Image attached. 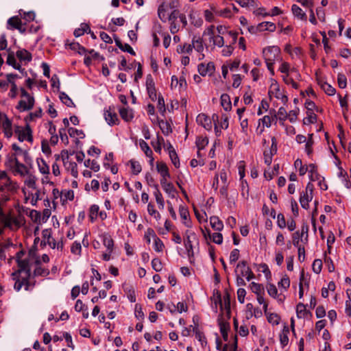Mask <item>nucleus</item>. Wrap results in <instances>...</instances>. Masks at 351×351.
Listing matches in <instances>:
<instances>
[{"mask_svg": "<svg viewBox=\"0 0 351 351\" xmlns=\"http://www.w3.org/2000/svg\"><path fill=\"white\" fill-rule=\"evenodd\" d=\"M313 134H311L308 135V138L305 145V151L308 156L311 155L313 153Z\"/></svg>", "mask_w": 351, "mask_h": 351, "instance_id": "a19ab883", "label": "nucleus"}, {"mask_svg": "<svg viewBox=\"0 0 351 351\" xmlns=\"http://www.w3.org/2000/svg\"><path fill=\"white\" fill-rule=\"evenodd\" d=\"M317 84L320 86L321 88L328 95H334L336 93V90L330 84L326 82H324L321 78L317 76Z\"/></svg>", "mask_w": 351, "mask_h": 351, "instance_id": "f8f14e48", "label": "nucleus"}, {"mask_svg": "<svg viewBox=\"0 0 351 351\" xmlns=\"http://www.w3.org/2000/svg\"><path fill=\"white\" fill-rule=\"evenodd\" d=\"M119 114L121 117L125 121H130L133 117V112L132 109H129L128 108H121L119 109Z\"/></svg>", "mask_w": 351, "mask_h": 351, "instance_id": "f3484780", "label": "nucleus"}, {"mask_svg": "<svg viewBox=\"0 0 351 351\" xmlns=\"http://www.w3.org/2000/svg\"><path fill=\"white\" fill-rule=\"evenodd\" d=\"M152 237L154 239L157 237L154 230L152 228H148L145 232V239L146 242L149 244L151 242L150 237Z\"/></svg>", "mask_w": 351, "mask_h": 351, "instance_id": "864d4df0", "label": "nucleus"}, {"mask_svg": "<svg viewBox=\"0 0 351 351\" xmlns=\"http://www.w3.org/2000/svg\"><path fill=\"white\" fill-rule=\"evenodd\" d=\"M16 56L21 62H29L32 59V54L26 49H19L16 52Z\"/></svg>", "mask_w": 351, "mask_h": 351, "instance_id": "4468645a", "label": "nucleus"}, {"mask_svg": "<svg viewBox=\"0 0 351 351\" xmlns=\"http://www.w3.org/2000/svg\"><path fill=\"white\" fill-rule=\"evenodd\" d=\"M104 117L106 122L110 125H117L119 123L117 113L114 110H112L110 108L105 111Z\"/></svg>", "mask_w": 351, "mask_h": 351, "instance_id": "423d86ee", "label": "nucleus"}, {"mask_svg": "<svg viewBox=\"0 0 351 351\" xmlns=\"http://www.w3.org/2000/svg\"><path fill=\"white\" fill-rule=\"evenodd\" d=\"M221 105L226 111L231 109V101L230 96L228 94H222L221 96Z\"/></svg>", "mask_w": 351, "mask_h": 351, "instance_id": "a878e982", "label": "nucleus"}, {"mask_svg": "<svg viewBox=\"0 0 351 351\" xmlns=\"http://www.w3.org/2000/svg\"><path fill=\"white\" fill-rule=\"evenodd\" d=\"M160 184L164 191L172 198H174L177 191L171 182L167 180H160Z\"/></svg>", "mask_w": 351, "mask_h": 351, "instance_id": "9b49d317", "label": "nucleus"}, {"mask_svg": "<svg viewBox=\"0 0 351 351\" xmlns=\"http://www.w3.org/2000/svg\"><path fill=\"white\" fill-rule=\"evenodd\" d=\"M156 169L158 172L160 174L162 178L160 180H167V178H170V173L169 172V168L165 162H158L156 163Z\"/></svg>", "mask_w": 351, "mask_h": 351, "instance_id": "6e6552de", "label": "nucleus"}, {"mask_svg": "<svg viewBox=\"0 0 351 351\" xmlns=\"http://www.w3.org/2000/svg\"><path fill=\"white\" fill-rule=\"evenodd\" d=\"M210 223L211 227L217 231H220L223 228V222L217 216H212L210 217Z\"/></svg>", "mask_w": 351, "mask_h": 351, "instance_id": "412c9836", "label": "nucleus"}, {"mask_svg": "<svg viewBox=\"0 0 351 351\" xmlns=\"http://www.w3.org/2000/svg\"><path fill=\"white\" fill-rule=\"evenodd\" d=\"M34 98H29V99H27V101L21 99L19 101L16 109L20 111L32 110L34 107Z\"/></svg>", "mask_w": 351, "mask_h": 351, "instance_id": "9d476101", "label": "nucleus"}, {"mask_svg": "<svg viewBox=\"0 0 351 351\" xmlns=\"http://www.w3.org/2000/svg\"><path fill=\"white\" fill-rule=\"evenodd\" d=\"M267 321L274 325H278L280 322V317L276 313H270L267 316Z\"/></svg>", "mask_w": 351, "mask_h": 351, "instance_id": "4d7b16f0", "label": "nucleus"}, {"mask_svg": "<svg viewBox=\"0 0 351 351\" xmlns=\"http://www.w3.org/2000/svg\"><path fill=\"white\" fill-rule=\"evenodd\" d=\"M37 162L39 171L42 174L49 173V167L43 159H41L40 162L37 161Z\"/></svg>", "mask_w": 351, "mask_h": 351, "instance_id": "c9c22d12", "label": "nucleus"}, {"mask_svg": "<svg viewBox=\"0 0 351 351\" xmlns=\"http://www.w3.org/2000/svg\"><path fill=\"white\" fill-rule=\"evenodd\" d=\"M189 19L191 23L196 27H199L203 24V20L201 17L195 16V13L193 10H191L189 14Z\"/></svg>", "mask_w": 351, "mask_h": 351, "instance_id": "b1692460", "label": "nucleus"}, {"mask_svg": "<svg viewBox=\"0 0 351 351\" xmlns=\"http://www.w3.org/2000/svg\"><path fill=\"white\" fill-rule=\"evenodd\" d=\"M42 116V109L39 108L38 110L34 112H30L29 115L25 119V120L27 121H32L35 119V118H40Z\"/></svg>", "mask_w": 351, "mask_h": 351, "instance_id": "49530a36", "label": "nucleus"}, {"mask_svg": "<svg viewBox=\"0 0 351 351\" xmlns=\"http://www.w3.org/2000/svg\"><path fill=\"white\" fill-rule=\"evenodd\" d=\"M68 169L70 170L71 174L75 178H77L78 176V171H77V165L75 162H69Z\"/></svg>", "mask_w": 351, "mask_h": 351, "instance_id": "09e8293b", "label": "nucleus"}, {"mask_svg": "<svg viewBox=\"0 0 351 351\" xmlns=\"http://www.w3.org/2000/svg\"><path fill=\"white\" fill-rule=\"evenodd\" d=\"M15 171L21 176H24L28 173L27 167L19 162L16 158H14Z\"/></svg>", "mask_w": 351, "mask_h": 351, "instance_id": "bb28decb", "label": "nucleus"}, {"mask_svg": "<svg viewBox=\"0 0 351 351\" xmlns=\"http://www.w3.org/2000/svg\"><path fill=\"white\" fill-rule=\"evenodd\" d=\"M102 242L105 247H106L107 250L112 253L114 247V241L112 239L111 236L108 234H104L101 235Z\"/></svg>", "mask_w": 351, "mask_h": 351, "instance_id": "2eb2a0df", "label": "nucleus"}, {"mask_svg": "<svg viewBox=\"0 0 351 351\" xmlns=\"http://www.w3.org/2000/svg\"><path fill=\"white\" fill-rule=\"evenodd\" d=\"M169 158L176 168L180 167V160L175 149L170 150Z\"/></svg>", "mask_w": 351, "mask_h": 351, "instance_id": "58836bf2", "label": "nucleus"}, {"mask_svg": "<svg viewBox=\"0 0 351 351\" xmlns=\"http://www.w3.org/2000/svg\"><path fill=\"white\" fill-rule=\"evenodd\" d=\"M267 292H268V294L271 296V297H273L274 298H276L277 297V295H278V290H277V288L276 287L273 285V284H269L268 286H267Z\"/></svg>", "mask_w": 351, "mask_h": 351, "instance_id": "e2e57ef3", "label": "nucleus"}, {"mask_svg": "<svg viewBox=\"0 0 351 351\" xmlns=\"http://www.w3.org/2000/svg\"><path fill=\"white\" fill-rule=\"evenodd\" d=\"M263 155H264V161H265V163L269 166L271 164V162H272V157H273V154H271V152H269L267 151V149H265L264 151V153H263Z\"/></svg>", "mask_w": 351, "mask_h": 351, "instance_id": "774afa93", "label": "nucleus"}, {"mask_svg": "<svg viewBox=\"0 0 351 351\" xmlns=\"http://www.w3.org/2000/svg\"><path fill=\"white\" fill-rule=\"evenodd\" d=\"M152 268L156 271H160L162 270V263H161L160 260L158 258H155L152 260Z\"/></svg>", "mask_w": 351, "mask_h": 351, "instance_id": "13d9d810", "label": "nucleus"}, {"mask_svg": "<svg viewBox=\"0 0 351 351\" xmlns=\"http://www.w3.org/2000/svg\"><path fill=\"white\" fill-rule=\"evenodd\" d=\"M23 10L19 11V14L21 16L22 19H24L27 22H30L34 20L35 19V13L34 12H23V14L22 15Z\"/></svg>", "mask_w": 351, "mask_h": 351, "instance_id": "37998d69", "label": "nucleus"}, {"mask_svg": "<svg viewBox=\"0 0 351 351\" xmlns=\"http://www.w3.org/2000/svg\"><path fill=\"white\" fill-rule=\"evenodd\" d=\"M197 123L204 127L206 130H211L212 125H211V119L209 117L206 115L204 113H201L198 114V116L196 118Z\"/></svg>", "mask_w": 351, "mask_h": 351, "instance_id": "0eeeda50", "label": "nucleus"}, {"mask_svg": "<svg viewBox=\"0 0 351 351\" xmlns=\"http://www.w3.org/2000/svg\"><path fill=\"white\" fill-rule=\"evenodd\" d=\"M145 180L147 183V184L150 186L154 187V189H156L158 187V184L156 183L154 178L152 176V174L149 172H147L145 174Z\"/></svg>", "mask_w": 351, "mask_h": 351, "instance_id": "603ef678", "label": "nucleus"}, {"mask_svg": "<svg viewBox=\"0 0 351 351\" xmlns=\"http://www.w3.org/2000/svg\"><path fill=\"white\" fill-rule=\"evenodd\" d=\"M179 213L182 219L184 220V221L183 222L184 225L186 227H191V223L190 221L189 220V221H186V220L189 217V212L188 208L184 206H180L179 208Z\"/></svg>", "mask_w": 351, "mask_h": 351, "instance_id": "6ab92c4d", "label": "nucleus"}, {"mask_svg": "<svg viewBox=\"0 0 351 351\" xmlns=\"http://www.w3.org/2000/svg\"><path fill=\"white\" fill-rule=\"evenodd\" d=\"M84 166L86 167H90L92 170L97 172L99 170V165L97 161L93 160L88 159L84 161Z\"/></svg>", "mask_w": 351, "mask_h": 351, "instance_id": "4c0bfd02", "label": "nucleus"}, {"mask_svg": "<svg viewBox=\"0 0 351 351\" xmlns=\"http://www.w3.org/2000/svg\"><path fill=\"white\" fill-rule=\"evenodd\" d=\"M296 313L298 318H301L308 313L306 310V306L303 303H299L296 306Z\"/></svg>", "mask_w": 351, "mask_h": 351, "instance_id": "79ce46f5", "label": "nucleus"}, {"mask_svg": "<svg viewBox=\"0 0 351 351\" xmlns=\"http://www.w3.org/2000/svg\"><path fill=\"white\" fill-rule=\"evenodd\" d=\"M2 128L5 136L7 138H10L12 135V122L6 116L5 120L2 123Z\"/></svg>", "mask_w": 351, "mask_h": 351, "instance_id": "a211bd4d", "label": "nucleus"}, {"mask_svg": "<svg viewBox=\"0 0 351 351\" xmlns=\"http://www.w3.org/2000/svg\"><path fill=\"white\" fill-rule=\"evenodd\" d=\"M165 245L162 241L157 237L154 239V250L156 252H162L163 250Z\"/></svg>", "mask_w": 351, "mask_h": 351, "instance_id": "bf43d9fd", "label": "nucleus"}, {"mask_svg": "<svg viewBox=\"0 0 351 351\" xmlns=\"http://www.w3.org/2000/svg\"><path fill=\"white\" fill-rule=\"evenodd\" d=\"M36 264L38 265L36 269H34V275L35 276H47L49 274V271L48 269H46V268H44V267H42L41 266H40V261L39 260H36Z\"/></svg>", "mask_w": 351, "mask_h": 351, "instance_id": "4be33fe9", "label": "nucleus"}, {"mask_svg": "<svg viewBox=\"0 0 351 351\" xmlns=\"http://www.w3.org/2000/svg\"><path fill=\"white\" fill-rule=\"evenodd\" d=\"M196 239V234L195 232L187 230L185 232V238L184 240V247L187 252V254L189 258L194 256L193 247L192 240Z\"/></svg>", "mask_w": 351, "mask_h": 351, "instance_id": "f03ea898", "label": "nucleus"}, {"mask_svg": "<svg viewBox=\"0 0 351 351\" xmlns=\"http://www.w3.org/2000/svg\"><path fill=\"white\" fill-rule=\"evenodd\" d=\"M322 268V261L320 259H315L312 265L313 271L318 274L321 272Z\"/></svg>", "mask_w": 351, "mask_h": 351, "instance_id": "de8ad7c7", "label": "nucleus"}, {"mask_svg": "<svg viewBox=\"0 0 351 351\" xmlns=\"http://www.w3.org/2000/svg\"><path fill=\"white\" fill-rule=\"evenodd\" d=\"M8 28L17 29L22 34L26 32L25 24L22 23L21 19L18 16L10 18L8 20Z\"/></svg>", "mask_w": 351, "mask_h": 351, "instance_id": "39448f33", "label": "nucleus"}, {"mask_svg": "<svg viewBox=\"0 0 351 351\" xmlns=\"http://www.w3.org/2000/svg\"><path fill=\"white\" fill-rule=\"evenodd\" d=\"M197 69L199 73L202 76H205L208 73L211 75L215 71V65L211 62H208L206 65L204 63H201L198 65Z\"/></svg>", "mask_w": 351, "mask_h": 351, "instance_id": "1a4fd4ad", "label": "nucleus"}, {"mask_svg": "<svg viewBox=\"0 0 351 351\" xmlns=\"http://www.w3.org/2000/svg\"><path fill=\"white\" fill-rule=\"evenodd\" d=\"M16 263L19 269L12 274V276H17V275H21L22 273L31 276V267L28 258L18 261Z\"/></svg>", "mask_w": 351, "mask_h": 351, "instance_id": "f257e3e1", "label": "nucleus"}, {"mask_svg": "<svg viewBox=\"0 0 351 351\" xmlns=\"http://www.w3.org/2000/svg\"><path fill=\"white\" fill-rule=\"evenodd\" d=\"M68 132L71 137L80 136V138H84L85 136L82 130H80L73 128H69Z\"/></svg>", "mask_w": 351, "mask_h": 351, "instance_id": "8fccbe9b", "label": "nucleus"}, {"mask_svg": "<svg viewBox=\"0 0 351 351\" xmlns=\"http://www.w3.org/2000/svg\"><path fill=\"white\" fill-rule=\"evenodd\" d=\"M276 115L280 121H285L288 117V114L287 112L286 109L284 107H280L278 109Z\"/></svg>", "mask_w": 351, "mask_h": 351, "instance_id": "3c124183", "label": "nucleus"}, {"mask_svg": "<svg viewBox=\"0 0 351 351\" xmlns=\"http://www.w3.org/2000/svg\"><path fill=\"white\" fill-rule=\"evenodd\" d=\"M99 211V208L97 205L93 204L90 206L89 210V219L92 223H93L96 220Z\"/></svg>", "mask_w": 351, "mask_h": 351, "instance_id": "473e14b6", "label": "nucleus"}, {"mask_svg": "<svg viewBox=\"0 0 351 351\" xmlns=\"http://www.w3.org/2000/svg\"><path fill=\"white\" fill-rule=\"evenodd\" d=\"M317 121V115L313 112H307V117L304 119V124L314 123Z\"/></svg>", "mask_w": 351, "mask_h": 351, "instance_id": "ea45409f", "label": "nucleus"}, {"mask_svg": "<svg viewBox=\"0 0 351 351\" xmlns=\"http://www.w3.org/2000/svg\"><path fill=\"white\" fill-rule=\"evenodd\" d=\"M224 304H225V309L226 313V317L227 320H228L230 318V297L228 295H226L224 297Z\"/></svg>", "mask_w": 351, "mask_h": 351, "instance_id": "5fc2aeb1", "label": "nucleus"}, {"mask_svg": "<svg viewBox=\"0 0 351 351\" xmlns=\"http://www.w3.org/2000/svg\"><path fill=\"white\" fill-rule=\"evenodd\" d=\"M191 45L197 52H202L204 50L203 40L199 36H194Z\"/></svg>", "mask_w": 351, "mask_h": 351, "instance_id": "dca6fc26", "label": "nucleus"}, {"mask_svg": "<svg viewBox=\"0 0 351 351\" xmlns=\"http://www.w3.org/2000/svg\"><path fill=\"white\" fill-rule=\"evenodd\" d=\"M139 146L142 151L144 152L146 156L151 158L150 162L152 164L154 161V158L152 157L153 152L150 147H149L148 144L143 140H140L139 141Z\"/></svg>", "mask_w": 351, "mask_h": 351, "instance_id": "aec40b11", "label": "nucleus"}, {"mask_svg": "<svg viewBox=\"0 0 351 351\" xmlns=\"http://www.w3.org/2000/svg\"><path fill=\"white\" fill-rule=\"evenodd\" d=\"M59 98L61 100V101L64 104L68 107H73L75 106L74 103L73 102L72 99L64 93V92H60Z\"/></svg>", "mask_w": 351, "mask_h": 351, "instance_id": "2f4dec72", "label": "nucleus"}, {"mask_svg": "<svg viewBox=\"0 0 351 351\" xmlns=\"http://www.w3.org/2000/svg\"><path fill=\"white\" fill-rule=\"evenodd\" d=\"M263 123V128L261 130V132L264 130L265 126L267 128H269L271 124V117L269 115H265L263 118L260 119L258 123Z\"/></svg>", "mask_w": 351, "mask_h": 351, "instance_id": "c03bdc74", "label": "nucleus"}, {"mask_svg": "<svg viewBox=\"0 0 351 351\" xmlns=\"http://www.w3.org/2000/svg\"><path fill=\"white\" fill-rule=\"evenodd\" d=\"M135 316L138 319H144V313L143 312L142 307L138 304L135 305Z\"/></svg>", "mask_w": 351, "mask_h": 351, "instance_id": "0e129e2a", "label": "nucleus"}, {"mask_svg": "<svg viewBox=\"0 0 351 351\" xmlns=\"http://www.w3.org/2000/svg\"><path fill=\"white\" fill-rule=\"evenodd\" d=\"M293 15L301 20H306L305 12L297 5L294 4L291 8Z\"/></svg>", "mask_w": 351, "mask_h": 351, "instance_id": "393cba45", "label": "nucleus"}, {"mask_svg": "<svg viewBox=\"0 0 351 351\" xmlns=\"http://www.w3.org/2000/svg\"><path fill=\"white\" fill-rule=\"evenodd\" d=\"M250 288L253 293L257 295L261 294L264 291L263 285L252 282L250 284Z\"/></svg>", "mask_w": 351, "mask_h": 351, "instance_id": "72a5a7b5", "label": "nucleus"}, {"mask_svg": "<svg viewBox=\"0 0 351 351\" xmlns=\"http://www.w3.org/2000/svg\"><path fill=\"white\" fill-rule=\"evenodd\" d=\"M90 32V27L86 23H82L81 27L80 28H77L75 29L73 34L75 37H79L80 36H82L84 33Z\"/></svg>", "mask_w": 351, "mask_h": 351, "instance_id": "c756f323", "label": "nucleus"}, {"mask_svg": "<svg viewBox=\"0 0 351 351\" xmlns=\"http://www.w3.org/2000/svg\"><path fill=\"white\" fill-rule=\"evenodd\" d=\"M130 162L131 164L132 173L134 175H138L142 170L141 164L138 161L134 160H130Z\"/></svg>", "mask_w": 351, "mask_h": 351, "instance_id": "e433bc0d", "label": "nucleus"}, {"mask_svg": "<svg viewBox=\"0 0 351 351\" xmlns=\"http://www.w3.org/2000/svg\"><path fill=\"white\" fill-rule=\"evenodd\" d=\"M160 128L165 135H168L171 132V128L167 122L162 121L160 123Z\"/></svg>", "mask_w": 351, "mask_h": 351, "instance_id": "680f3d73", "label": "nucleus"}, {"mask_svg": "<svg viewBox=\"0 0 351 351\" xmlns=\"http://www.w3.org/2000/svg\"><path fill=\"white\" fill-rule=\"evenodd\" d=\"M313 199V195L308 193H304L300 195V202L301 206L304 209L308 208V203Z\"/></svg>", "mask_w": 351, "mask_h": 351, "instance_id": "5701e85b", "label": "nucleus"}, {"mask_svg": "<svg viewBox=\"0 0 351 351\" xmlns=\"http://www.w3.org/2000/svg\"><path fill=\"white\" fill-rule=\"evenodd\" d=\"M213 45H217L219 47H221L224 45L223 38L219 35L214 36L212 37Z\"/></svg>", "mask_w": 351, "mask_h": 351, "instance_id": "052dcab7", "label": "nucleus"}, {"mask_svg": "<svg viewBox=\"0 0 351 351\" xmlns=\"http://www.w3.org/2000/svg\"><path fill=\"white\" fill-rule=\"evenodd\" d=\"M8 51V58L6 60V63L8 65L12 66L15 69L19 70V71L22 72L24 69H21V66L16 62L15 59V55L14 51H11L10 49L7 50Z\"/></svg>", "mask_w": 351, "mask_h": 351, "instance_id": "ddd939ff", "label": "nucleus"}, {"mask_svg": "<svg viewBox=\"0 0 351 351\" xmlns=\"http://www.w3.org/2000/svg\"><path fill=\"white\" fill-rule=\"evenodd\" d=\"M193 331L195 332V337L201 342L202 346L204 343H206L205 336L204 335L203 332L199 330L197 327H195L193 328Z\"/></svg>", "mask_w": 351, "mask_h": 351, "instance_id": "6e6d98bb", "label": "nucleus"}, {"mask_svg": "<svg viewBox=\"0 0 351 351\" xmlns=\"http://www.w3.org/2000/svg\"><path fill=\"white\" fill-rule=\"evenodd\" d=\"M12 278L14 281H15L14 289L16 291H19L25 283L24 276L21 277V275H17V276H12Z\"/></svg>", "mask_w": 351, "mask_h": 351, "instance_id": "c85d7f7f", "label": "nucleus"}, {"mask_svg": "<svg viewBox=\"0 0 351 351\" xmlns=\"http://www.w3.org/2000/svg\"><path fill=\"white\" fill-rule=\"evenodd\" d=\"M218 324L220 328V332L222 331H229L230 330V324L228 320H226L223 315H220L218 318Z\"/></svg>", "mask_w": 351, "mask_h": 351, "instance_id": "7c9ffc66", "label": "nucleus"}, {"mask_svg": "<svg viewBox=\"0 0 351 351\" xmlns=\"http://www.w3.org/2000/svg\"><path fill=\"white\" fill-rule=\"evenodd\" d=\"M213 241L217 244H221L223 242V236L219 232H216L210 236Z\"/></svg>", "mask_w": 351, "mask_h": 351, "instance_id": "338daca9", "label": "nucleus"}, {"mask_svg": "<svg viewBox=\"0 0 351 351\" xmlns=\"http://www.w3.org/2000/svg\"><path fill=\"white\" fill-rule=\"evenodd\" d=\"M258 27L260 32L265 30L274 32L276 29V25L271 22H262L258 24Z\"/></svg>", "mask_w": 351, "mask_h": 351, "instance_id": "cd10ccee", "label": "nucleus"}, {"mask_svg": "<svg viewBox=\"0 0 351 351\" xmlns=\"http://www.w3.org/2000/svg\"><path fill=\"white\" fill-rule=\"evenodd\" d=\"M196 146L199 150L203 149L208 143V139L207 137L199 136L196 139Z\"/></svg>", "mask_w": 351, "mask_h": 351, "instance_id": "f704fd0d", "label": "nucleus"}, {"mask_svg": "<svg viewBox=\"0 0 351 351\" xmlns=\"http://www.w3.org/2000/svg\"><path fill=\"white\" fill-rule=\"evenodd\" d=\"M280 52L278 47H268L263 50V55L265 62H274Z\"/></svg>", "mask_w": 351, "mask_h": 351, "instance_id": "7ed1b4c3", "label": "nucleus"}, {"mask_svg": "<svg viewBox=\"0 0 351 351\" xmlns=\"http://www.w3.org/2000/svg\"><path fill=\"white\" fill-rule=\"evenodd\" d=\"M15 133L18 135V139L19 141H23L25 140L32 142L33 136L31 128L29 124H27L25 128L23 129H21L19 127L16 128L15 130Z\"/></svg>", "mask_w": 351, "mask_h": 351, "instance_id": "20e7f679", "label": "nucleus"}, {"mask_svg": "<svg viewBox=\"0 0 351 351\" xmlns=\"http://www.w3.org/2000/svg\"><path fill=\"white\" fill-rule=\"evenodd\" d=\"M337 83L340 88H345L347 86V78L344 74H338Z\"/></svg>", "mask_w": 351, "mask_h": 351, "instance_id": "a18cd8bd", "label": "nucleus"}, {"mask_svg": "<svg viewBox=\"0 0 351 351\" xmlns=\"http://www.w3.org/2000/svg\"><path fill=\"white\" fill-rule=\"evenodd\" d=\"M82 250V246L80 243L74 242L71 246V251L73 254H80Z\"/></svg>", "mask_w": 351, "mask_h": 351, "instance_id": "69168bd1", "label": "nucleus"}]
</instances>
